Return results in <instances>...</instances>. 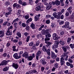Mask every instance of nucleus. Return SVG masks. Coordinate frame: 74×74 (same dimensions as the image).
I'll list each match as a JSON object with an SVG mask.
<instances>
[{
  "mask_svg": "<svg viewBox=\"0 0 74 74\" xmlns=\"http://www.w3.org/2000/svg\"><path fill=\"white\" fill-rule=\"evenodd\" d=\"M58 45L59 42H55V44L52 46V49L53 50H55V49H56V48H58Z\"/></svg>",
  "mask_w": 74,
  "mask_h": 74,
  "instance_id": "f257e3e1",
  "label": "nucleus"
},
{
  "mask_svg": "<svg viewBox=\"0 0 74 74\" xmlns=\"http://www.w3.org/2000/svg\"><path fill=\"white\" fill-rule=\"evenodd\" d=\"M51 3H52V5H55V4L56 5H60V1L58 0H56L55 2L52 1Z\"/></svg>",
  "mask_w": 74,
  "mask_h": 74,
  "instance_id": "f03ea898",
  "label": "nucleus"
},
{
  "mask_svg": "<svg viewBox=\"0 0 74 74\" xmlns=\"http://www.w3.org/2000/svg\"><path fill=\"white\" fill-rule=\"evenodd\" d=\"M51 58L53 59H56L57 57L55 53L53 52V51H51Z\"/></svg>",
  "mask_w": 74,
  "mask_h": 74,
  "instance_id": "7ed1b4c3",
  "label": "nucleus"
},
{
  "mask_svg": "<svg viewBox=\"0 0 74 74\" xmlns=\"http://www.w3.org/2000/svg\"><path fill=\"white\" fill-rule=\"evenodd\" d=\"M53 38L54 40H58L59 38H60V37L58 36H57V34L56 33H54L53 34Z\"/></svg>",
  "mask_w": 74,
  "mask_h": 74,
  "instance_id": "20e7f679",
  "label": "nucleus"
},
{
  "mask_svg": "<svg viewBox=\"0 0 74 74\" xmlns=\"http://www.w3.org/2000/svg\"><path fill=\"white\" fill-rule=\"evenodd\" d=\"M52 6V2H50L49 3L48 5L47 6L46 10H49Z\"/></svg>",
  "mask_w": 74,
  "mask_h": 74,
  "instance_id": "39448f33",
  "label": "nucleus"
},
{
  "mask_svg": "<svg viewBox=\"0 0 74 74\" xmlns=\"http://www.w3.org/2000/svg\"><path fill=\"white\" fill-rule=\"evenodd\" d=\"M70 24V23L69 22H66L65 23V25H63L62 27V28H69L70 27L69 25Z\"/></svg>",
  "mask_w": 74,
  "mask_h": 74,
  "instance_id": "423d86ee",
  "label": "nucleus"
},
{
  "mask_svg": "<svg viewBox=\"0 0 74 74\" xmlns=\"http://www.w3.org/2000/svg\"><path fill=\"white\" fill-rule=\"evenodd\" d=\"M45 44H46L47 45H46V47L48 48H50L51 45L52 44V43L50 42H49L48 41H46L45 42Z\"/></svg>",
  "mask_w": 74,
  "mask_h": 74,
  "instance_id": "0eeeda50",
  "label": "nucleus"
},
{
  "mask_svg": "<svg viewBox=\"0 0 74 74\" xmlns=\"http://www.w3.org/2000/svg\"><path fill=\"white\" fill-rule=\"evenodd\" d=\"M12 34V31H10L9 28H8V30L6 33V35L7 36H11Z\"/></svg>",
  "mask_w": 74,
  "mask_h": 74,
  "instance_id": "6e6552de",
  "label": "nucleus"
},
{
  "mask_svg": "<svg viewBox=\"0 0 74 74\" xmlns=\"http://www.w3.org/2000/svg\"><path fill=\"white\" fill-rule=\"evenodd\" d=\"M8 62H9V61L3 60L2 62V63H1V66H5V65H7Z\"/></svg>",
  "mask_w": 74,
  "mask_h": 74,
  "instance_id": "1a4fd4ad",
  "label": "nucleus"
},
{
  "mask_svg": "<svg viewBox=\"0 0 74 74\" xmlns=\"http://www.w3.org/2000/svg\"><path fill=\"white\" fill-rule=\"evenodd\" d=\"M40 63H41L42 64V65H45L46 64H47V63L45 61V59L44 58H42L41 59V60L40 61Z\"/></svg>",
  "mask_w": 74,
  "mask_h": 74,
  "instance_id": "9d476101",
  "label": "nucleus"
},
{
  "mask_svg": "<svg viewBox=\"0 0 74 74\" xmlns=\"http://www.w3.org/2000/svg\"><path fill=\"white\" fill-rule=\"evenodd\" d=\"M13 57L14 58H15L16 59H20V58H21V57H20L19 56H18V53H16L14 54Z\"/></svg>",
  "mask_w": 74,
  "mask_h": 74,
  "instance_id": "9b49d317",
  "label": "nucleus"
},
{
  "mask_svg": "<svg viewBox=\"0 0 74 74\" xmlns=\"http://www.w3.org/2000/svg\"><path fill=\"white\" fill-rule=\"evenodd\" d=\"M53 16L55 18H57V19H59L60 18V16H58L57 15V13L56 12H54L53 13Z\"/></svg>",
  "mask_w": 74,
  "mask_h": 74,
  "instance_id": "f8f14e48",
  "label": "nucleus"
},
{
  "mask_svg": "<svg viewBox=\"0 0 74 74\" xmlns=\"http://www.w3.org/2000/svg\"><path fill=\"white\" fill-rule=\"evenodd\" d=\"M12 66L13 67H14L15 69H17L18 68V67H19V65L18 64H15V63H13L12 65Z\"/></svg>",
  "mask_w": 74,
  "mask_h": 74,
  "instance_id": "ddd939ff",
  "label": "nucleus"
},
{
  "mask_svg": "<svg viewBox=\"0 0 74 74\" xmlns=\"http://www.w3.org/2000/svg\"><path fill=\"white\" fill-rule=\"evenodd\" d=\"M23 57H25V58L27 59L29 56V54L27 52L24 53L22 55Z\"/></svg>",
  "mask_w": 74,
  "mask_h": 74,
  "instance_id": "4468645a",
  "label": "nucleus"
},
{
  "mask_svg": "<svg viewBox=\"0 0 74 74\" xmlns=\"http://www.w3.org/2000/svg\"><path fill=\"white\" fill-rule=\"evenodd\" d=\"M60 63L61 66L63 65V64L65 63V62L64 61V58L63 57L60 58Z\"/></svg>",
  "mask_w": 74,
  "mask_h": 74,
  "instance_id": "2eb2a0df",
  "label": "nucleus"
},
{
  "mask_svg": "<svg viewBox=\"0 0 74 74\" xmlns=\"http://www.w3.org/2000/svg\"><path fill=\"white\" fill-rule=\"evenodd\" d=\"M5 34L4 31L1 30L0 31V35H1L0 37L2 38L3 37H4V36Z\"/></svg>",
  "mask_w": 74,
  "mask_h": 74,
  "instance_id": "dca6fc26",
  "label": "nucleus"
},
{
  "mask_svg": "<svg viewBox=\"0 0 74 74\" xmlns=\"http://www.w3.org/2000/svg\"><path fill=\"white\" fill-rule=\"evenodd\" d=\"M59 43L61 45H62V46H64L65 45V44H66L64 41L62 40L60 41Z\"/></svg>",
  "mask_w": 74,
  "mask_h": 74,
  "instance_id": "f3484780",
  "label": "nucleus"
},
{
  "mask_svg": "<svg viewBox=\"0 0 74 74\" xmlns=\"http://www.w3.org/2000/svg\"><path fill=\"white\" fill-rule=\"evenodd\" d=\"M30 27L32 29H35V28H36V25L33 23H32L30 25Z\"/></svg>",
  "mask_w": 74,
  "mask_h": 74,
  "instance_id": "a211bd4d",
  "label": "nucleus"
},
{
  "mask_svg": "<svg viewBox=\"0 0 74 74\" xmlns=\"http://www.w3.org/2000/svg\"><path fill=\"white\" fill-rule=\"evenodd\" d=\"M73 7L72 6L69 7L67 9V11H68L69 12L70 14H71V12H72V10H71V9Z\"/></svg>",
  "mask_w": 74,
  "mask_h": 74,
  "instance_id": "6ab92c4d",
  "label": "nucleus"
},
{
  "mask_svg": "<svg viewBox=\"0 0 74 74\" xmlns=\"http://www.w3.org/2000/svg\"><path fill=\"white\" fill-rule=\"evenodd\" d=\"M62 49H63L64 52H67V48L66 47V46H63L62 47Z\"/></svg>",
  "mask_w": 74,
  "mask_h": 74,
  "instance_id": "aec40b11",
  "label": "nucleus"
},
{
  "mask_svg": "<svg viewBox=\"0 0 74 74\" xmlns=\"http://www.w3.org/2000/svg\"><path fill=\"white\" fill-rule=\"evenodd\" d=\"M50 51L51 49H48L46 51L47 54H48V56H50L51 55V52H50Z\"/></svg>",
  "mask_w": 74,
  "mask_h": 74,
  "instance_id": "412c9836",
  "label": "nucleus"
},
{
  "mask_svg": "<svg viewBox=\"0 0 74 74\" xmlns=\"http://www.w3.org/2000/svg\"><path fill=\"white\" fill-rule=\"evenodd\" d=\"M47 48H48V47H46V45H45V46H43L42 48V50L44 52H45L47 51Z\"/></svg>",
  "mask_w": 74,
  "mask_h": 74,
  "instance_id": "4be33fe9",
  "label": "nucleus"
},
{
  "mask_svg": "<svg viewBox=\"0 0 74 74\" xmlns=\"http://www.w3.org/2000/svg\"><path fill=\"white\" fill-rule=\"evenodd\" d=\"M12 48L13 49V51H14L17 52L18 51V49H16V47L15 46H14L12 47Z\"/></svg>",
  "mask_w": 74,
  "mask_h": 74,
  "instance_id": "5701e85b",
  "label": "nucleus"
},
{
  "mask_svg": "<svg viewBox=\"0 0 74 74\" xmlns=\"http://www.w3.org/2000/svg\"><path fill=\"white\" fill-rule=\"evenodd\" d=\"M9 69V67L7 66L5 67L3 69V71H8V69Z\"/></svg>",
  "mask_w": 74,
  "mask_h": 74,
  "instance_id": "b1692460",
  "label": "nucleus"
},
{
  "mask_svg": "<svg viewBox=\"0 0 74 74\" xmlns=\"http://www.w3.org/2000/svg\"><path fill=\"white\" fill-rule=\"evenodd\" d=\"M12 14V13H11V12H7L5 13V16H6V17H8V15H9L10 14L11 15Z\"/></svg>",
  "mask_w": 74,
  "mask_h": 74,
  "instance_id": "393cba45",
  "label": "nucleus"
},
{
  "mask_svg": "<svg viewBox=\"0 0 74 74\" xmlns=\"http://www.w3.org/2000/svg\"><path fill=\"white\" fill-rule=\"evenodd\" d=\"M59 64L57 63H55L54 65V66L56 69H58L59 67Z\"/></svg>",
  "mask_w": 74,
  "mask_h": 74,
  "instance_id": "a878e982",
  "label": "nucleus"
},
{
  "mask_svg": "<svg viewBox=\"0 0 74 74\" xmlns=\"http://www.w3.org/2000/svg\"><path fill=\"white\" fill-rule=\"evenodd\" d=\"M38 7H42V8H44V6L42 4V3H40L38 4Z\"/></svg>",
  "mask_w": 74,
  "mask_h": 74,
  "instance_id": "bb28decb",
  "label": "nucleus"
},
{
  "mask_svg": "<svg viewBox=\"0 0 74 74\" xmlns=\"http://www.w3.org/2000/svg\"><path fill=\"white\" fill-rule=\"evenodd\" d=\"M36 10L37 11H40L41 10V7L40 6H37L35 8Z\"/></svg>",
  "mask_w": 74,
  "mask_h": 74,
  "instance_id": "cd10ccee",
  "label": "nucleus"
},
{
  "mask_svg": "<svg viewBox=\"0 0 74 74\" xmlns=\"http://www.w3.org/2000/svg\"><path fill=\"white\" fill-rule=\"evenodd\" d=\"M46 38L45 39V41H49L50 40V38L48 37L47 36H45Z\"/></svg>",
  "mask_w": 74,
  "mask_h": 74,
  "instance_id": "c85d7f7f",
  "label": "nucleus"
},
{
  "mask_svg": "<svg viewBox=\"0 0 74 74\" xmlns=\"http://www.w3.org/2000/svg\"><path fill=\"white\" fill-rule=\"evenodd\" d=\"M71 37H68L67 38V43H69V42L71 41Z\"/></svg>",
  "mask_w": 74,
  "mask_h": 74,
  "instance_id": "c756f323",
  "label": "nucleus"
},
{
  "mask_svg": "<svg viewBox=\"0 0 74 74\" xmlns=\"http://www.w3.org/2000/svg\"><path fill=\"white\" fill-rule=\"evenodd\" d=\"M16 34L18 37H20V38H21V34L20 32H17Z\"/></svg>",
  "mask_w": 74,
  "mask_h": 74,
  "instance_id": "7c9ffc66",
  "label": "nucleus"
},
{
  "mask_svg": "<svg viewBox=\"0 0 74 74\" xmlns=\"http://www.w3.org/2000/svg\"><path fill=\"white\" fill-rule=\"evenodd\" d=\"M27 58L29 60H32L33 59V58L32 56H28Z\"/></svg>",
  "mask_w": 74,
  "mask_h": 74,
  "instance_id": "2f4dec72",
  "label": "nucleus"
},
{
  "mask_svg": "<svg viewBox=\"0 0 74 74\" xmlns=\"http://www.w3.org/2000/svg\"><path fill=\"white\" fill-rule=\"evenodd\" d=\"M69 46H70V47L72 49H74V44H70L69 45Z\"/></svg>",
  "mask_w": 74,
  "mask_h": 74,
  "instance_id": "473e14b6",
  "label": "nucleus"
},
{
  "mask_svg": "<svg viewBox=\"0 0 74 74\" xmlns=\"http://www.w3.org/2000/svg\"><path fill=\"white\" fill-rule=\"evenodd\" d=\"M34 45V42H31L30 43H29V45L30 47H32V46H33V45Z\"/></svg>",
  "mask_w": 74,
  "mask_h": 74,
  "instance_id": "72a5a7b5",
  "label": "nucleus"
},
{
  "mask_svg": "<svg viewBox=\"0 0 74 74\" xmlns=\"http://www.w3.org/2000/svg\"><path fill=\"white\" fill-rule=\"evenodd\" d=\"M25 18L26 20L28 19L29 18V15L28 14H27L25 16Z\"/></svg>",
  "mask_w": 74,
  "mask_h": 74,
  "instance_id": "f704fd0d",
  "label": "nucleus"
},
{
  "mask_svg": "<svg viewBox=\"0 0 74 74\" xmlns=\"http://www.w3.org/2000/svg\"><path fill=\"white\" fill-rule=\"evenodd\" d=\"M42 35H45V30L43 29L42 31Z\"/></svg>",
  "mask_w": 74,
  "mask_h": 74,
  "instance_id": "c9c22d12",
  "label": "nucleus"
},
{
  "mask_svg": "<svg viewBox=\"0 0 74 74\" xmlns=\"http://www.w3.org/2000/svg\"><path fill=\"white\" fill-rule=\"evenodd\" d=\"M38 19H39V17L37 15H36L35 17V21H37Z\"/></svg>",
  "mask_w": 74,
  "mask_h": 74,
  "instance_id": "e433bc0d",
  "label": "nucleus"
},
{
  "mask_svg": "<svg viewBox=\"0 0 74 74\" xmlns=\"http://www.w3.org/2000/svg\"><path fill=\"white\" fill-rule=\"evenodd\" d=\"M41 53V51H39L37 53H36V55H38L39 56H40V54Z\"/></svg>",
  "mask_w": 74,
  "mask_h": 74,
  "instance_id": "4c0bfd02",
  "label": "nucleus"
},
{
  "mask_svg": "<svg viewBox=\"0 0 74 74\" xmlns=\"http://www.w3.org/2000/svg\"><path fill=\"white\" fill-rule=\"evenodd\" d=\"M46 16V18L47 19H49V18L51 16V15L47 14Z\"/></svg>",
  "mask_w": 74,
  "mask_h": 74,
  "instance_id": "58836bf2",
  "label": "nucleus"
},
{
  "mask_svg": "<svg viewBox=\"0 0 74 74\" xmlns=\"http://www.w3.org/2000/svg\"><path fill=\"white\" fill-rule=\"evenodd\" d=\"M10 45H11V43H10V41H9L8 42V43H7L6 46L7 47H8L10 46Z\"/></svg>",
  "mask_w": 74,
  "mask_h": 74,
  "instance_id": "ea45409f",
  "label": "nucleus"
},
{
  "mask_svg": "<svg viewBox=\"0 0 74 74\" xmlns=\"http://www.w3.org/2000/svg\"><path fill=\"white\" fill-rule=\"evenodd\" d=\"M40 41H37L36 43V46H38V45H39L40 44Z\"/></svg>",
  "mask_w": 74,
  "mask_h": 74,
  "instance_id": "a19ab883",
  "label": "nucleus"
},
{
  "mask_svg": "<svg viewBox=\"0 0 74 74\" xmlns=\"http://www.w3.org/2000/svg\"><path fill=\"white\" fill-rule=\"evenodd\" d=\"M21 13V10H18V12L17 13V15H20Z\"/></svg>",
  "mask_w": 74,
  "mask_h": 74,
  "instance_id": "79ce46f5",
  "label": "nucleus"
},
{
  "mask_svg": "<svg viewBox=\"0 0 74 74\" xmlns=\"http://www.w3.org/2000/svg\"><path fill=\"white\" fill-rule=\"evenodd\" d=\"M65 58L64 57V59L66 60V61H67V60H68V58H69V56H64Z\"/></svg>",
  "mask_w": 74,
  "mask_h": 74,
  "instance_id": "37998d69",
  "label": "nucleus"
},
{
  "mask_svg": "<svg viewBox=\"0 0 74 74\" xmlns=\"http://www.w3.org/2000/svg\"><path fill=\"white\" fill-rule=\"evenodd\" d=\"M16 8H17L19 9L20 8H21V5H19V4H17Z\"/></svg>",
  "mask_w": 74,
  "mask_h": 74,
  "instance_id": "c03bdc74",
  "label": "nucleus"
},
{
  "mask_svg": "<svg viewBox=\"0 0 74 74\" xmlns=\"http://www.w3.org/2000/svg\"><path fill=\"white\" fill-rule=\"evenodd\" d=\"M30 36H28L27 38V40H26V42H28L29 41V40L30 39Z\"/></svg>",
  "mask_w": 74,
  "mask_h": 74,
  "instance_id": "a18cd8bd",
  "label": "nucleus"
},
{
  "mask_svg": "<svg viewBox=\"0 0 74 74\" xmlns=\"http://www.w3.org/2000/svg\"><path fill=\"white\" fill-rule=\"evenodd\" d=\"M46 23L47 24H49L50 23V20L49 19L46 20Z\"/></svg>",
  "mask_w": 74,
  "mask_h": 74,
  "instance_id": "49530a36",
  "label": "nucleus"
},
{
  "mask_svg": "<svg viewBox=\"0 0 74 74\" xmlns=\"http://www.w3.org/2000/svg\"><path fill=\"white\" fill-rule=\"evenodd\" d=\"M29 33L27 32H25L24 33V35L25 36H28L29 35Z\"/></svg>",
  "mask_w": 74,
  "mask_h": 74,
  "instance_id": "de8ad7c7",
  "label": "nucleus"
},
{
  "mask_svg": "<svg viewBox=\"0 0 74 74\" xmlns=\"http://www.w3.org/2000/svg\"><path fill=\"white\" fill-rule=\"evenodd\" d=\"M64 21H62L59 23V24L60 25H63L64 24Z\"/></svg>",
  "mask_w": 74,
  "mask_h": 74,
  "instance_id": "09e8293b",
  "label": "nucleus"
},
{
  "mask_svg": "<svg viewBox=\"0 0 74 74\" xmlns=\"http://www.w3.org/2000/svg\"><path fill=\"white\" fill-rule=\"evenodd\" d=\"M68 54H69V52L66 51V52L64 53V56H67V55Z\"/></svg>",
  "mask_w": 74,
  "mask_h": 74,
  "instance_id": "8fccbe9b",
  "label": "nucleus"
},
{
  "mask_svg": "<svg viewBox=\"0 0 74 74\" xmlns=\"http://www.w3.org/2000/svg\"><path fill=\"white\" fill-rule=\"evenodd\" d=\"M71 5L73 4V0H69Z\"/></svg>",
  "mask_w": 74,
  "mask_h": 74,
  "instance_id": "3c124183",
  "label": "nucleus"
},
{
  "mask_svg": "<svg viewBox=\"0 0 74 74\" xmlns=\"http://www.w3.org/2000/svg\"><path fill=\"white\" fill-rule=\"evenodd\" d=\"M57 14H58V16H59L60 18V15H61L62 13H61V12H58Z\"/></svg>",
  "mask_w": 74,
  "mask_h": 74,
  "instance_id": "603ef678",
  "label": "nucleus"
},
{
  "mask_svg": "<svg viewBox=\"0 0 74 74\" xmlns=\"http://www.w3.org/2000/svg\"><path fill=\"white\" fill-rule=\"evenodd\" d=\"M39 56L38 55H36V60H39V59L38 58H39Z\"/></svg>",
  "mask_w": 74,
  "mask_h": 74,
  "instance_id": "864d4df0",
  "label": "nucleus"
},
{
  "mask_svg": "<svg viewBox=\"0 0 74 74\" xmlns=\"http://www.w3.org/2000/svg\"><path fill=\"white\" fill-rule=\"evenodd\" d=\"M26 29L27 30H30V26H26Z\"/></svg>",
  "mask_w": 74,
  "mask_h": 74,
  "instance_id": "5fc2aeb1",
  "label": "nucleus"
},
{
  "mask_svg": "<svg viewBox=\"0 0 74 74\" xmlns=\"http://www.w3.org/2000/svg\"><path fill=\"white\" fill-rule=\"evenodd\" d=\"M10 4V2H9V1L6 2L5 3V4L6 5H8L9 4Z\"/></svg>",
  "mask_w": 74,
  "mask_h": 74,
  "instance_id": "6e6d98bb",
  "label": "nucleus"
},
{
  "mask_svg": "<svg viewBox=\"0 0 74 74\" xmlns=\"http://www.w3.org/2000/svg\"><path fill=\"white\" fill-rule=\"evenodd\" d=\"M22 26L23 27H26V24H25V23H22Z\"/></svg>",
  "mask_w": 74,
  "mask_h": 74,
  "instance_id": "4d7b16f0",
  "label": "nucleus"
},
{
  "mask_svg": "<svg viewBox=\"0 0 74 74\" xmlns=\"http://www.w3.org/2000/svg\"><path fill=\"white\" fill-rule=\"evenodd\" d=\"M23 53V51H21L19 53V56H20V57L21 58V54H22V53Z\"/></svg>",
  "mask_w": 74,
  "mask_h": 74,
  "instance_id": "13d9d810",
  "label": "nucleus"
},
{
  "mask_svg": "<svg viewBox=\"0 0 74 74\" xmlns=\"http://www.w3.org/2000/svg\"><path fill=\"white\" fill-rule=\"evenodd\" d=\"M45 36H47V37L49 38V37H51V35L49 34L47 35H45Z\"/></svg>",
  "mask_w": 74,
  "mask_h": 74,
  "instance_id": "bf43d9fd",
  "label": "nucleus"
},
{
  "mask_svg": "<svg viewBox=\"0 0 74 74\" xmlns=\"http://www.w3.org/2000/svg\"><path fill=\"white\" fill-rule=\"evenodd\" d=\"M64 31H62L60 33V35H61V36H63L64 35Z\"/></svg>",
  "mask_w": 74,
  "mask_h": 74,
  "instance_id": "052dcab7",
  "label": "nucleus"
},
{
  "mask_svg": "<svg viewBox=\"0 0 74 74\" xmlns=\"http://www.w3.org/2000/svg\"><path fill=\"white\" fill-rule=\"evenodd\" d=\"M68 60L69 62H70V63H73V60H72L70 58Z\"/></svg>",
  "mask_w": 74,
  "mask_h": 74,
  "instance_id": "680f3d73",
  "label": "nucleus"
},
{
  "mask_svg": "<svg viewBox=\"0 0 74 74\" xmlns=\"http://www.w3.org/2000/svg\"><path fill=\"white\" fill-rule=\"evenodd\" d=\"M65 16H69V12H66L65 13Z\"/></svg>",
  "mask_w": 74,
  "mask_h": 74,
  "instance_id": "e2e57ef3",
  "label": "nucleus"
},
{
  "mask_svg": "<svg viewBox=\"0 0 74 74\" xmlns=\"http://www.w3.org/2000/svg\"><path fill=\"white\" fill-rule=\"evenodd\" d=\"M60 58L59 57H57L56 59V62H59Z\"/></svg>",
  "mask_w": 74,
  "mask_h": 74,
  "instance_id": "0e129e2a",
  "label": "nucleus"
},
{
  "mask_svg": "<svg viewBox=\"0 0 74 74\" xmlns=\"http://www.w3.org/2000/svg\"><path fill=\"white\" fill-rule=\"evenodd\" d=\"M56 69L55 67H53L52 69H51V71H55V69Z\"/></svg>",
  "mask_w": 74,
  "mask_h": 74,
  "instance_id": "69168bd1",
  "label": "nucleus"
},
{
  "mask_svg": "<svg viewBox=\"0 0 74 74\" xmlns=\"http://www.w3.org/2000/svg\"><path fill=\"white\" fill-rule=\"evenodd\" d=\"M7 23H8V22L7 21H5L3 24V26H5Z\"/></svg>",
  "mask_w": 74,
  "mask_h": 74,
  "instance_id": "338daca9",
  "label": "nucleus"
},
{
  "mask_svg": "<svg viewBox=\"0 0 74 74\" xmlns=\"http://www.w3.org/2000/svg\"><path fill=\"white\" fill-rule=\"evenodd\" d=\"M18 40L17 39H14L12 41V42H18Z\"/></svg>",
  "mask_w": 74,
  "mask_h": 74,
  "instance_id": "774afa93",
  "label": "nucleus"
}]
</instances>
